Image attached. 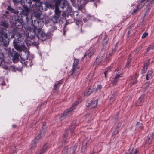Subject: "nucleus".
<instances>
[{
	"label": "nucleus",
	"instance_id": "f257e3e1",
	"mask_svg": "<svg viewBox=\"0 0 154 154\" xmlns=\"http://www.w3.org/2000/svg\"><path fill=\"white\" fill-rule=\"evenodd\" d=\"M60 0H57L56 2L55 14L51 19V20L54 23H57L59 21L61 11L63 12H66L69 8V4L66 0H63L61 4H60Z\"/></svg>",
	"mask_w": 154,
	"mask_h": 154
},
{
	"label": "nucleus",
	"instance_id": "f03ea898",
	"mask_svg": "<svg viewBox=\"0 0 154 154\" xmlns=\"http://www.w3.org/2000/svg\"><path fill=\"white\" fill-rule=\"evenodd\" d=\"M22 35V34L19 32H16L14 35L18 38V40L17 41L16 39H14V40L13 44L14 48L17 51H23L22 53L20 55V57L21 60L23 61H24L28 59V57L29 56V52L28 51H24L26 49L25 45H20L19 44V42H21Z\"/></svg>",
	"mask_w": 154,
	"mask_h": 154
},
{
	"label": "nucleus",
	"instance_id": "7ed1b4c3",
	"mask_svg": "<svg viewBox=\"0 0 154 154\" xmlns=\"http://www.w3.org/2000/svg\"><path fill=\"white\" fill-rule=\"evenodd\" d=\"M9 24L6 21H4L1 22V27L2 26L5 29L1 28V38H2V42H3V45L7 46L9 43V39L8 37L7 34L6 29L8 28Z\"/></svg>",
	"mask_w": 154,
	"mask_h": 154
},
{
	"label": "nucleus",
	"instance_id": "20e7f679",
	"mask_svg": "<svg viewBox=\"0 0 154 154\" xmlns=\"http://www.w3.org/2000/svg\"><path fill=\"white\" fill-rule=\"evenodd\" d=\"M8 55L14 63H16L19 60V55L15 51L13 50L10 51L8 53Z\"/></svg>",
	"mask_w": 154,
	"mask_h": 154
},
{
	"label": "nucleus",
	"instance_id": "39448f33",
	"mask_svg": "<svg viewBox=\"0 0 154 154\" xmlns=\"http://www.w3.org/2000/svg\"><path fill=\"white\" fill-rule=\"evenodd\" d=\"M35 6L38 8L39 10L41 11H45L46 10L48 6L46 3H36L35 4Z\"/></svg>",
	"mask_w": 154,
	"mask_h": 154
},
{
	"label": "nucleus",
	"instance_id": "423d86ee",
	"mask_svg": "<svg viewBox=\"0 0 154 154\" xmlns=\"http://www.w3.org/2000/svg\"><path fill=\"white\" fill-rule=\"evenodd\" d=\"M71 110L67 109L61 115V116L59 118L60 120V121H62L70 115L72 113V111L73 110V108H71Z\"/></svg>",
	"mask_w": 154,
	"mask_h": 154
},
{
	"label": "nucleus",
	"instance_id": "0eeeda50",
	"mask_svg": "<svg viewBox=\"0 0 154 154\" xmlns=\"http://www.w3.org/2000/svg\"><path fill=\"white\" fill-rule=\"evenodd\" d=\"M30 12V10L28 7L26 6L24 7L23 9L22 10L20 13L22 15L26 16V18L27 22L28 21V16L29 15Z\"/></svg>",
	"mask_w": 154,
	"mask_h": 154
},
{
	"label": "nucleus",
	"instance_id": "6e6552de",
	"mask_svg": "<svg viewBox=\"0 0 154 154\" xmlns=\"http://www.w3.org/2000/svg\"><path fill=\"white\" fill-rule=\"evenodd\" d=\"M38 38L43 41H45L47 38V35L42 31H39L37 34Z\"/></svg>",
	"mask_w": 154,
	"mask_h": 154
},
{
	"label": "nucleus",
	"instance_id": "1a4fd4ad",
	"mask_svg": "<svg viewBox=\"0 0 154 154\" xmlns=\"http://www.w3.org/2000/svg\"><path fill=\"white\" fill-rule=\"evenodd\" d=\"M43 23H42L40 20H35L34 23H33V25L34 28L35 30L41 28L42 26V24H43Z\"/></svg>",
	"mask_w": 154,
	"mask_h": 154
},
{
	"label": "nucleus",
	"instance_id": "9d476101",
	"mask_svg": "<svg viewBox=\"0 0 154 154\" xmlns=\"http://www.w3.org/2000/svg\"><path fill=\"white\" fill-rule=\"evenodd\" d=\"M95 51V49L93 47H91L87 51L85 54L84 57L82 58L83 59L87 55H88L89 57H91Z\"/></svg>",
	"mask_w": 154,
	"mask_h": 154
},
{
	"label": "nucleus",
	"instance_id": "9b49d317",
	"mask_svg": "<svg viewBox=\"0 0 154 154\" xmlns=\"http://www.w3.org/2000/svg\"><path fill=\"white\" fill-rule=\"evenodd\" d=\"M33 15L34 17L39 20H42V18L41 17L42 16V12L39 10L37 11H34L33 12Z\"/></svg>",
	"mask_w": 154,
	"mask_h": 154
},
{
	"label": "nucleus",
	"instance_id": "f8f14e48",
	"mask_svg": "<svg viewBox=\"0 0 154 154\" xmlns=\"http://www.w3.org/2000/svg\"><path fill=\"white\" fill-rule=\"evenodd\" d=\"M46 128V126L44 125L42 127V130L40 131V133L39 134V135L36 137H38V140H37L38 141V142L39 140L41 139V137H43L44 136L45 132V129Z\"/></svg>",
	"mask_w": 154,
	"mask_h": 154
},
{
	"label": "nucleus",
	"instance_id": "ddd939ff",
	"mask_svg": "<svg viewBox=\"0 0 154 154\" xmlns=\"http://www.w3.org/2000/svg\"><path fill=\"white\" fill-rule=\"evenodd\" d=\"M97 100H92L91 101L87 104L86 106H91V108L95 107L97 105Z\"/></svg>",
	"mask_w": 154,
	"mask_h": 154
},
{
	"label": "nucleus",
	"instance_id": "4468645a",
	"mask_svg": "<svg viewBox=\"0 0 154 154\" xmlns=\"http://www.w3.org/2000/svg\"><path fill=\"white\" fill-rule=\"evenodd\" d=\"M146 96L144 94L142 95L139 98L136 103L137 106H140L141 105V103L144 101L146 99Z\"/></svg>",
	"mask_w": 154,
	"mask_h": 154
},
{
	"label": "nucleus",
	"instance_id": "2eb2a0df",
	"mask_svg": "<svg viewBox=\"0 0 154 154\" xmlns=\"http://www.w3.org/2000/svg\"><path fill=\"white\" fill-rule=\"evenodd\" d=\"M79 68V67H73L71 75L73 76H75L78 75Z\"/></svg>",
	"mask_w": 154,
	"mask_h": 154
},
{
	"label": "nucleus",
	"instance_id": "dca6fc26",
	"mask_svg": "<svg viewBox=\"0 0 154 154\" xmlns=\"http://www.w3.org/2000/svg\"><path fill=\"white\" fill-rule=\"evenodd\" d=\"M153 135V134L152 132L151 133L149 134L146 141V143L149 144L151 143Z\"/></svg>",
	"mask_w": 154,
	"mask_h": 154
},
{
	"label": "nucleus",
	"instance_id": "f3484780",
	"mask_svg": "<svg viewBox=\"0 0 154 154\" xmlns=\"http://www.w3.org/2000/svg\"><path fill=\"white\" fill-rule=\"evenodd\" d=\"M38 137H37L34 140L32 141L30 145L31 148L32 149H34L36 147V144L38 142V141L37 140H38Z\"/></svg>",
	"mask_w": 154,
	"mask_h": 154
},
{
	"label": "nucleus",
	"instance_id": "a211bd4d",
	"mask_svg": "<svg viewBox=\"0 0 154 154\" xmlns=\"http://www.w3.org/2000/svg\"><path fill=\"white\" fill-rule=\"evenodd\" d=\"M121 74H117L116 77L114 78V80L113 82V85H116V83L118 81L119 78L121 76Z\"/></svg>",
	"mask_w": 154,
	"mask_h": 154
},
{
	"label": "nucleus",
	"instance_id": "6ab92c4d",
	"mask_svg": "<svg viewBox=\"0 0 154 154\" xmlns=\"http://www.w3.org/2000/svg\"><path fill=\"white\" fill-rule=\"evenodd\" d=\"M15 26L17 28L20 29L22 28L23 27L22 23L19 21H16Z\"/></svg>",
	"mask_w": 154,
	"mask_h": 154
},
{
	"label": "nucleus",
	"instance_id": "aec40b11",
	"mask_svg": "<svg viewBox=\"0 0 154 154\" xmlns=\"http://www.w3.org/2000/svg\"><path fill=\"white\" fill-rule=\"evenodd\" d=\"M93 89L91 88H89L88 90L84 93V95L85 96H88L90 95L93 91Z\"/></svg>",
	"mask_w": 154,
	"mask_h": 154
},
{
	"label": "nucleus",
	"instance_id": "412c9836",
	"mask_svg": "<svg viewBox=\"0 0 154 154\" xmlns=\"http://www.w3.org/2000/svg\"><path fill=\"white\" fill-rule=\"evenodd\" d=\"M48 146L47 144H45L41 150L39 152V154H43L47 150Z\"/></svg>",
	"mask_w": 154,
	"mask_h": 154
},
{
	"label": "nucleus",
	"instance_id": "4be33fe9",
	"mask_svg": "<svg viewBox=\"0 0 154 154\" xmlns=\"http://www.w3.org/2000/svg\"><path fill=\"white\" fill-rule=\"evenodd\" d=\"M146 0H142L141 1V2H140V4L137 6V9H140L144 5V4L143 2L146 1Z\"/></svg>",
	"mask_w": 154,
	"mask_h": 154
},
{
	"label": "nucleus",
	"instance_id": "5701e85b",
	"mask_svg": "<svg viewBox=\"0 0 154 154\" xmlns=\"http://www.w3.org/2000/svg\"><path fill=\"white\" fill-rule=\"evenodd\" d=\"M5 54L4 56V54L3 53H2V54H1V59L2 58V62L3 61L4 62H7L6 61V57H5Z\"/></svg>",
	"mask_w": 154,
	"mask_h": 154
},
{
	"label": "nucleus",
	"instance_id": "b1692460",
	"mask_svg": "<svg viewBox=\"0 0 154 154\" xmlns=\"http://www.w3.org/2000/svg\"><path fill=\"white\" fill-rule=\"evenodd\" d=\"M87 142L84 141L82 143V151H84L86 148L87 147Z\"/></svg>",
	"mask_w": 154,
	"mask_h": 154
},
{
	"label": "nucleus",
	"instance_id": "393cba45",
	"mask_svg": "<svg viewBox=\"0 0 154 154\" xmlns=\"http://www.w3.org/2000/svg\"><path fill=\"white\" fill-rule=\"evenodd\" d=\"M68 133L67 131L65 132V133L63 134V140L65 142L66 140L67 137Z\"/></svg>",
	"mask_w": 154,
	"mask_h": 154
},
{
	"label": "nucleus",
	"instance_id": "a878e982",
	"mask_svg": "<svg viewBox=\"0 0 154 154\" xmlns=\"http://www.w3.org/2000/svg\"><path fill=\"white\" fill-rule=\"evenodd\" d=\"M79 62V60L77 59H75L74 60V63L73 64V67H77V64H78V63Z\"/></svg>",
	"mask_w": 154,
	"mask_h": 154
},
{
	"label": "nucleus",
	"instance_id": "bb28decb",
	"mask_svg": "<svg viewBox=\"0 0 154 154\" xmlns=\"http://www.w3.org/2000/svg\"><path fill=\"white\" fill-rule=\"evenodd\" d=\"M153 73V71L152 70H149L148 72L147 75L149 76V78H151L152 77V74Z\"/></svg>",
	"mask_w": 154,
	"mask_h": 154
},
{
	"label": "nucleus",
	"instance_id": "cd10ccee",
	"mask_svg": "<svg viewBox=\"0 0 154 154\" xmlns=\"http://www.w3.org/2000/svg\"><path fill=\"white\" fill-rule=\"evenodd\" d=\"M111 70L110 67H109L104 72V74H105V77L106 78L107 77V74L108 72H109Z\"/></svg>",
	"mask_w": 154,
	"mask_h": 154
},
{
	"label": "nucleus",
	"instance_id": "c85d7f7f",
	"mask_svg": "<svg viewBox=\"0 0 154 154\" xmlns=\"http://www.w3.org/2000/svg\"><path fill=\"white\" fill-rule=\"evenodd\" d=\"M61 83H60L59 82L57 83V84H55L54 87V89L55 90H57L58 89V88L59 87V86L61 85Z\"/></svg>",
	"mask_w": 154,
	"mask_h": 154
},
{
	"label": "nucleus",
	"instance_id": "c756f323",
	"mask_svg": "<svg viewBox=\"0 0 154 154\" xmlns=\"http://www.w3.org/2000/svg\"><path fill=\"white\" fill-rule=\"evenodd\" d=\"M147 67H146L145 66H144L143 68L142 71L141 73L142 74H143L145 72V71L147 70Z\"/></svg>",
	"mask_w": 154,
	"mask_h": 154
},
{
	"label": "nucleus",
	"instance_id": "7c9ffc66",
	"mask_svg": "<svg viewBox=\"0 0 154 154\" xmlns=\"http://www.w3.org/2000/svg\"><path fill=\"white\" fill-rule=\"evenodd\" d=\"M93 73H92L90 74L89 75H88L87 79L88 80V81H90L91 80L93 76Z\"/></svg>",
	"mask_w": 154,
	"mask_h": 154
},
{
	"label": "nucleus",
	"instance_id": "2f4dec72",
	"mask_svg": "<svg viewBox=\"0 0 154 154\" xmlns=\"http://www.w3.org/2000/svg\"><path fill=\"white\" fill-rule=\"evenodd\" d=\"M136 126L137 127L139 128H143L142 124L139 122H137V123Z\"/></svg>",
	"mask_w": 154,
	"mask_h": 154
},
{
	"label": "nucleus",
	"instance_id": "473e14b6",
	"mask_svg": "<svg viewBox=\"0 0 154 154\" xmlns=\"http://www.w3.org/2000/svg\"><path fill=\"white\" fill-rule=\"evenodd\" d=\"M101 88H102V87H101V85H98L97 86V88L96 89V91L97 92L98 91H100V89H101Z\"/></svg>",
	"mask_w": 154,
	"mask_h": 154
},
{
	"label": "nucleus",
	"instance_id": "72a5a7b5",
	"mask_svg": "<svg viewBox=\"0 0 154 154\" xmlns=\"http://www.w3.org/2000/svg\"><path fill=\"white\" fill-rule=\"evenodd\" d=\"M78 104V101L76 102L73 104V105L72 107L70 108L69 109H68L71 110V108H73V109L75 108V107Z\"/></svg>",
	"mask_w": 154,
	"mask_h": 154
},
{
	"label": "nucleus",
	"instance_id": "f704fd0d",
	"mask_svg": "<svg viewBox=\"0 0 154 154\" xmlns=\"http://www.w3.org/2000/svg\"><path fill=\"white\" fill-rule=\"evenodd\" d=\"M75 126L74 125H72L71 126L69 127V129H70L71 132H72L73 130L75 128Z\"/></svg>",
	"mask_w": 154,
	"mask_h": 154
},
{
	"label": "nucleus",
	"instance_id": "c9c22d12",
	"mask_svg": "<svg viewBox=\"0 0 154 154\" xmlns=\"http://www.w3.org/2000/svg\"><path fill=\"white\" fill-rule=\"evenodd\" d=\"M28 38L26 39L25 40V42L26 45L28 46L29 45H30V41H29V40L28 39Z\"/></svg>",
	"mask_w": 154,
	"mask_h": 154
},
{
	"label": "nucleus",
	"instance_id": "e433bc0d",
	"mask_svg": "<svg viewBox=\"0 0 154 154\" xmlns=\"http://www.w3.org/2000/svg\"><path fill=\"white\" fill-rule=\"evenodd\" d=\"M77 144H75L74 145V146L73 147V150H72V153H74L75 152L76 148L77 147Z\"/></svg>",
	"mask_w": 154,
	"mask_h": 154
},
{
	"label": "nucleus",
	"instance_id": "4c0bfd02",
	"mask_svg": "<svg viewBox=\"0 0 154 154\" xmlns=\"http://www.w3.org/2000/svg\"><path fill=\"white\" fill-rule=\"evenodd\" d=\"M149 61L148 60L145 63L144 66H146V67H147V66L149 65Z\"/></svg>",
	"mask_w": 154,
	"mask_h": 154
},
{
	"label": "nucleus",
	"instance_id": "58836bf2",
	"mask_svg": "<svg viewBox=\"0 0 154 154\" xmlns=\"http://www.w3.org/2000/svg\"><path fill=\"white\" fill-rule=\"evenodd\" d=\"M118 132V127H117L115 131L113 132V134L114 135L116 134Z\"/></svg>",
	"mask_w": 154,
	"mask_h": 154
},
{
	"label": "nucleus",
	"instance_id": "ea45409f",
	"mask_svg": "<svg viewBox=\"0 0 154 154\" xmlns=\"http://www.w3.org/2000/svg\"><path fill=\"white\" fill-rule=\"evenodd\" d=\"M148 35V34L147 33H144L142 36V38H144Z\"/></svg>",
	"mask_w": 154,
	"mask_h": 154
},
{
	"label": "nucleus",
	"instance_id": "a19ab883",
	"mask_svg": "<svg viewBox=\"0 0 154 154\" xmlns=\"http://www.w3.org/2000/svg\"><path fill=\"white\" fill-rule=\"evenodd\" d=\"M8 9L11 12H13L14 10L10 6H8Z\"/></svg>",
	"mask_w": 154,
	"mask_h": 154
},
{
	"label": "nucleus",
	"instance_id": "79ce46f5",
	"mask_svg": "<svg viewBox=\"0 0 154 154\" xmlns=\"http://www.w3.org/2000/svg\"><path fill=\"white\" fill-rule=\"evenodd\" d=\"M153 48V46H150L147 49V51H148L152 49Z\"/></svg>",
	"mask_w": 154,
	"mask_h": 154
},
{
	"label": "nucleus",
	"instance_id": "37998d69",
	"mask_svg": "<svg viewBox=\"0 0 154 154\" xmlns=\"http://www.w3.org/2000/svg\"><path fill=\"white\" fill-rule=\"evenodd\" d=\"M22 0H13V1L14 3H17L21 2Z\"/></svg>",
	"mask_w": 154,
	"mask_h": 154
},
{
	"label": "nucleus",
	"instance_id": "c03bdc74",
	"mask_svg": "<svg viewBox=\"0 0 154 154\" xmlns=\"http://www.w3.org/2000/svg\"><path fill=\"white\" fill-rule=\"evenodd\" d=\"M71 1L72 2V4L74 6H76V3L75 2H74V0H71Z\"/></svg>",
	"mask_w": 154,
	"mask_h": 154
},
{
	"label": "nucleus",
	"instance_id": "a18cd8bd",
	"mask_svg": "<svg viewBox=\"0 0 154 154\" xmlns=\"http://www.w3.org/2000/svg\"><path fill=\"white\" fill-rule=\"evenodd\" d=\"M2 68L8 70V67L6 65H4L2 66Z\"/></svg>",
	"mask_w": 154,
	"mask_h": 154
},
{
	"label": "nucleus",
	"instance_id": "49530a36",
	"mask_svg": "<svg viewBox=\"0 0 154 154\" xmlns=\"http://www.w3.org/2000/svg\"><path fill=\"white\" fill-rule=\"evenodd\" d=\"M136 82V80H135L134 81H133L132 80H131V83L133 85L134 84V83Z\"/></svg>",
	"mask_w": 154,
	"mask_h": 154
},
{
	"label": "nucleus",
	"instance_id": "de8ad7c7",
	"mask_svg": "<svg viewBox=\"0 0 154 154\" xmlns=\"http://www.w3.org/2000/svg\"><path fill=\"white\" fill-rule=\"evenodd\" d=\"M149 76L147 74H146V78L147 80H149Z\"/></svg>",
	"mask_w": 154,
	"mask_h": 154
},
{
	"label": "nucleus",
	"instance_id": "09e8293b",
	"mask_svg": "<svg viewBox=\"0 0 154 154\" xmlns=\"http://www.w3.org/2000/svg\"><path fill=\"white\" fill-rule=\"evenodd\" d=\"M149 85V83L148 82H147L145 84V86H148V85Z\"/></svg>",
	"mask_w": 154,
	"mask_h": 154
},
{
	"label": "nucleus",
	"instance_id": "8fccbe9b",
	"mask_svg": "<svg viewBox=\"0 0 154 154\" xmlns=\"http://www.w3.org/2000/svg\"><path fill=\"white\" fill-rule=\"evenodd\" d=\"M113 97H114V96L111 97V98H110V101H112V100L113 101L114 100Z\"/></svg>",
	"mask_w": 154,
	"mask_h": 154
},
{
	"label": "nucleus",
	"instance_id": "3c124183",
	"mask_svg": "<svg viewBox=\"0 0 154 154\" xmlns=\"http://www.w3.org/2000/svg\"><path fill=\"white\" fill-rule=\"evenodd\" d=\"M154 0H148V2L151 3L152 2H153L154 1Z\"/></svg>",
	"mask_w": 154,
	"mask_h": 154
},
{
	"label": "nucleus",
	"instance_id": "603ef678",
	"mask_svg": "<svg viewBox=\"0 0 154 154\" xmlns=\"http://www.w3.org/2000/svg\"><path fill=\"white\" fill-rule=\"evenodd\" d=\"M104 41L105 42H106V43L107 42L108 40L106 38L105 39H104Z\"/></svg>",
	"mask_w": 154,
	"mask_h": 154
},
{
	"label": "nucleus",
	"instance_id": "864d4df0",
	"mask_svg": "<svg viewBox=\"0 0 154 154\" xmlns=\"http://www.w3.org/2000/svg\"><path fill=\"white\" fill-rule=\"evenodd\" d=\"M67 149H68V148H67V147H65V152H67Z\"/></svg>",
	"mask_w": 154,
	"mask_h": 154
},
{
	"label": "nucleus",
	"instance_id": "5fc2aeb1",
	"mask_svg": "<svg viewBox=\"0 0 154 154\" xmlns=\"http://www.w3.org/2000/svg\"><path fill=\"white\" fill-rule=\"evenodd\" d=\"M138 152V150H137V149H136L135 150V151L134 152V154H137V152Z\"/></svg>",
	"mask_w": 154,
	"mask_h": 154
},
{
	"label": "nucleus",
	"instance_id": "6e6d98bb",
	"mask_svg": "<svg viewBox=\"0 0 154 154\" xmlns=\"http://www.w3.org/2000/svg\"><path fill=\"white\" fill-rule=\"evenodd\" d=\"M34 38V36L33 35L32 37H30V38H31L32 39L33 38Z\"/></svg>",
	"mask_w": 154,
	"mask_h": 154
},
{
	"label": "nucleus",
	"instance_id": "4d7b16f0",
	"mask_svg": "<svg viewBox=\"0 0 154 154\" xmlns=\"http://www.w3.org/2000/svg\"><path fill=\"white\" fill-rule=\"evenodd\" d=\"M29 4H30V5H31V0L29 1Z\"/></svg>",
	"mask_w": 154,
	"mask_h": 154
},
{
	"label": "nucleus",
	"instance_id": "13d9d810",
	"mask_svg": "<svg viewBox=\"0 0 154 154\" xmlns=\"http://www.w3.org/2000/svg\"><path fill=\"white\" fill-rule=\"evenodd\" d=\"M136 10H135V9H134L133 11V12H134V13L136 12Z\"/></svg>",
	"mask_w": 154,
	"mask_h": 154
},
{
	"label": "nucleus",
	"instance_id": "bf43d9fd",
	"mask_svg": "<svg viewBox=\"0 0 154 154\" xmlns=\"http://www.w3.org/2000/svg\"><path fill=\"white\" fill-rule=\"evenodd\" d=\"M63 35H65V32L64 30H63Z\"/></svg>",
	"mask_w": 154,
	"mask_h": 154
},
{
	"label": "nucleus",
	"instance_id": "052dcab7",
	"mask_svg": "<svg viewBox=\"0 0 154 154\" xmlns=\"http://www.w3.org/2000/svg\"><path fill=\"white\" fill-rule=\"evenodd\" d=\"M150 6L149 7H148V6H147V9H148L149 10L150 9Z\"/></svg>",
	"mask_w": 154,
	"mask_h": 154
},
{
	"label": "nucleus",
	"instance_id": "680f3d73",
	"mask_svg": "<svg viewBox=\"0 0 154 154\" xmlns=\"http://www.w3.org/2000/svg\"><path fill=\"white\" fill-rule=\"evenodd\" d=\"M35 2H37L38 0H32Z\"/></svg>",
	"mask_w": 154,
	"mask_h": 154
},
{
	"label": "nucleus",
	"instance_id": "e2e57ef3",
	"mask_svg": "<svg viewBox=\"0 0 154 154\" xmlns=\"http://www.w3.org/2000/svg\"><path fill=\"white\" fill-rule=\"evenodd\" d=\"M35 42V45H37V44H38V42Z\"/></svg>",
	"mask_w": 154,
	"mask_h": 154
},
{
	"label": "nucleus",
	"instance_id": "0e129e2a",
	"mask_svg": "<svg viewBox=\"0 0 154 154\" xmlns=\"http://www.w3.org/2000/svg\"><path fill=\"white\" fill-rule=\"evenodd\" d=\"M129 63V62H128L127 63V64H126V65H128Z\"/></svg>",
	"mask_w": 154,
	"mask_h": 154
},
{
	"label": "nucleus",
	"instance_id": "69168bd1",
	"mask_svg": "<svg viewBox=\"0 0 154 154\" xmlns=\"http://www.w3.org/2000/svg\"><path fill=\"white\" fill-rule=\"evenodd\" d=\"M2 85H5V83H2Z\"/></svg>",
	"mask_w": 154,
	"mask_h": 154
},
{
	"label": "nucleus",
	"instance_id": "338daca9",
	"mask_svg": "<svg viewBox=\"0 0 154 154\" xmlns=\"http://www.w3.org/2000/svg\"><path fill=\"white\" fill-rule=\"evenodd\" d=\"M94 5H95L96 6V7H97V5H96L95 4H94Z\"/></svg>",
	"mask_w": 154,
	"mask_h": 154
},
{
	"label": "nucleus",
	"instance_id": "774afa93",
	"mask_svg": "<svg viewBox=\"0 0 154 154\" xmlns=\"http://www.w3.org/2000/svg\"><path fill=\"white\" fill-rule=\"evenodd\" d=\"M9 13V12H8V11H6V13Z\"/></svg>",
	"mask_w": 154,
	"mask_h": 154
}]
</instances>
